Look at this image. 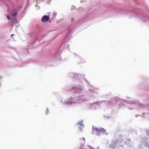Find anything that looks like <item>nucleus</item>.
<instances>
[{
  "label": "nucleus",
  "instance_id": "obj_1",
  "mask_svg": "<svg viewBox=\"0 0 149 149\" xmlns=\"http://www.w3.org/2000/svg\"><path fill=\"white\" fill-rule=\"evenodd\" d=\"M94 132H95V133L98 135L100 133H105L106 130L103 128H94Z\"/></svg>",
  "mask_w": 149,
  "mask_h": 149
},
{
  "label": "nucleus",
  "instance_id": "obj_2",
  "mask_svg": "<svg viewBox=\"0 0 149 149\" xmlns=\"http://www.w3.org/2000/svg\"><path fill=\"white\" fill-rule=\"evenodd\" d=\"M49 19V16H44L42 19V21L43 22H45L48 21Z\"/></svg>",
  "mask_w": 149,
  "mask_h": 149
},
{
  "label": "nucleus",
  "instance_id": "obj_3",
  "mask_svg": "<svg viewBox=\"0 0 149 149\" xmlns=\"http://www.w3.org/2000/svg\"><path fill=\"white\" fill-rule=\"evenodd\" d=\"M79 125H82L83 124V122L82 121H80L78 123Z\"/></svg>",
  "mask_w": 149,
  "mask_h": 149
},
{
  "label": "nucleus",
  "instance_id": "obj_4",
  "mask_svg": "<svg viewBox=\"0 0 149 149\" xmlns=\"http://www.w3.org/2000/svg\"><path fill=\"white\" fill-rule=\"evenodd\" d=\"M8 19L9 20L10 19V17L8 15L7 16Z\"/></svg>",
  "mask_w": 149,
  "mask_h": 149
},
{
  "label": "nucleus",
  "instance_id": "obj_5",
  "mask_svg": "<svg viewBox=\"0 0 149 149\" xmlns=\"http://www.w3.org/2000/svg\"><path fill=\"white\" fill-rule=\"evenodd\" d=\"M14 35V34H12V35H11V37H12V36H13Z\"/></svg>",
  "mask_w": 149,
  "mask_h": 149
},
{
  "label": "nucleus",
  "instance_id": "obj_6",
  "mask_svg": "<svg viewBox=\"0 0 149 149\" xmlns=\"http://www.w3.org/2000/svg\"><path fill=\"white\" fill-rule=\"evenodd\" d=\"M16 15V14H13V16H15Z\"/></svg>",
  "mask_w": 149,
  "mask_h": 149
}]
</instances>
